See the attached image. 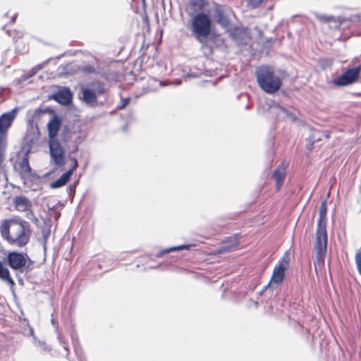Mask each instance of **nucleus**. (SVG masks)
Masks as SVG:
<instances>
[{"label": "nucleus", "instance_id": "f257e3e1", "mask_svg": "<svg viewBox=\"0 0 361 361\" xmlns=\"http://www.w3.org/2000/svg\"><path fill=\"white\" fill-rule=\"evenodd\" d=\"M2 238L10 245L23 247L26 245L31 236L30 224L20 219L4 220L0 226Z\"/></svg>", "mask_w": 361, "mask_h": 361}, {"label": "nucleus", "instance_id": "f03ea898", "mask_svg": "<svg viewBox=\"0 0 361 361\" xmlns=\"http://www.w3.org/2000/svg\"><path fill=\"white\" fill-rule=\"evenodd\" d=\"M256 76L259 86L267 93H275L281 86V78L271 67H259L256 71Z\"/></svg>", "mask_w": 361, "mask_h": 361}, {"label": "nucleus", "instance_id": "7ed1b4c3", "mask_svg": "<svg viewBox=\"0 0 361 361\" xmlns=\"http://www.w3.org/2000/svg\"><path fill=\"white\" fill-rule=\"evenodd\" d=\"M191 17V32L200 43H204L212 30V21L210 16L204 13H198Z\"/></svg>", "mask_w": 361, "mask_h": 361}, {"label": "nucleus", "instance_id": "20e7f679", "mask_svg": "<svg viewBox=\"0 0 361 361\" xmlns=\"http://www.w3.org/2000/svg\"><path fill=\"white\" fill-rule=\"evenodd\" d=\"M327 235H316L314 242L315 259L314 262L315 271L321 270L324 264L326 253Z\"/></svg>", "mask_w": 361, "mask_h": 361}, {"label": "nucleus", "instance_id": "39448f33", "mask_svg": "<svg viewBox=\"0 0 361 361\" xmlns=\"http://www.w3.org/2000/svg\"><path fill=\"white\" fill-rule=\"evenodd\" d=\"M51 161L57 166H63L66 164L65 150L58 140L49 141Z\"/></svg>", "mask_w": 361, "mask_h": 361}, {"label": "nucleus", "instance_id": "423d86ee", "mask_svg": "<svg viewBox=\"0 0 361 361\" xmlns=\"http://www.w3.org/2000/svg\"><path fill=\"white\" fill-rule=\"evenodd\" d=\"M19 109L14 108L0 116V140L7 142V133L16 119Z\"/></svg>", "mask_w": 361, "mask_h": 361}, {"label": "nucleus", "instance_id": "0eeeda50", "mask_svg": "<svg viewBox=\"0 0 361 361\" xmlns=\"http://www.w3.org/2000/svg\"><path fill=\"white\" fill-rule=\"evenodd\" d=\"M288 260L283 257L279 263L275 266L271 280L269 284L264 287L267 289L268 287H273L274 285L278 286L281 283L284 279L285 271L288 266Z\"/></svg>", "mask_w": 361, "mask_h": 361}, {"label": "nucleus", "instance_id": "6e6552de", "mask_svg": "<svg viewBox=\"0 0 361 361\" xmlns=\"http://www.w3.org/2000/svg\"><path fill=\"white\" fill-rule=\"evenodd\" d=\"M8 266L13 270L23 271L26 267L28 256L26 253L9 252L6 257Z\"/></svg>", "mask_w": 361, "mask_h": 361}, {"label": "nucleus", "instance_id": "1a4fd4ad", "mask_svg": "<svg viewBox=\"0 0 361 361\" xmlns=\"http://www.w3.org/2000/svg\"><path fill=\"white\" fill-rule=\"evenodd\" d=\"M213 11V16L216 23L223 28H228L231 24L229 19L230 11L225 6L214 3Z\"/></svg>", "mask_w": 361, "mask_h": 361}, {"label": "nucleus", "instance_id": "9d476101", "mask_svg": "<svg viewBox=\"0 0 361 361\" xmlns=\"http://www.w3.org/2000/svg\"><path fill=\"white\" fill-rule=\"evenodd\" d=\"M360 71L361 63L356 67L348 69L334 80L335 85L345 86L353 83L357 79Z\"/></svg>", "mask_w": 361, "mask_h": 361}, {"label": "nucleus", "instance_id": "9b49d317", "mask_svg": "<svg viewBox=\"0 0 361 361\" xmlns=\"http://www.w3.org/2000/svg\"><path fill=\"white\" fill-rule=\"evenodd\" d=\"M326 213L327 207L325 202H323L319 207V219L316 235H327L326 233Z\"/></svg>", "mask_w": 361, "mask_h": 361}, {"label": "nucleus", "instance_id": "f8f14e48", "mask_svg": "<svg viewBox=\"0 0 361 361\" xmlns=\"http://www.w3.org/2000/svg\"><path fill=\"white\" fill-rule=\"evenodd\" d=\"M73 166L72 167L65 172L62 176L58 178L56 180L51 183L50 187L51 188H58L65 185L67 182L69 180L71 176H72L73 171L77 169L78 166V161L75 158H72Z\"/></svg>", "mask_w": 361, "mask_h": 361}, {"label": "nucleus", "instance_id": "ddd939ff", "mask_svg": "<svg viewBox=\"0 0 361 361\" xmlns=\"http://www.w3.org/2000/svg\"><path fill=\"white\" fill-rule=\"evenodd\" d=\"M271 111L276 114L279 119L290 120L292 121L296 120V116L278 104L271 107Z\"/></svg>", "mask_w": 361, "mask_h": 361}, {"label": "nucleus", "instance_id": "4468645a", "mask_svg": "<svg viewBox=\"0 0 361 361\" xmlns=\"http://www.w3.org/2000/svg\"><path fill=\"white\" fill-rule=\"evenodd\" d=\"M72 93L68 88H63L59 90L53 95V98L57 102L63 105H67L71 103L72 100Z\"/></svg>", "mask_w": 361, "mask_h": 361}, {"label": "nucleus", "instance_id": "2eb2a0df", "mask_svg": "<svg viewBox=\"0 0 361 361\" xmlns=\"http://www.w3.org/2000/svg\"><path fill=\"white\" fill-rule=\"evenodd\" d=\"M61 126V120L58 116H54L47 123V129L49 133V140H57L56 138L58 132Z\"/></svg>", "mask_w": 361, "mask_h": 361}, {"label": "nucleus", "instance_id": "dca6fc26", "mask_svg": "<svg viewBox=\"0 0 361 361\" xmlns=\"http://www.w3.org/2000/svg\"><path fill=\"white\" fill-rule=\"evenodd\" d=\"M208 0H189L187 12L189 16L202 13V10L207 4Z\"/></svg>", "mask_w": 361, "mask_h": 361}, {"label": "nucleus", "instance_id": "f3484780", "mask_svg": "<svg viewBox=\"0 0 361 361\" xmlns=\"http://www.w3.org/2000/svg\"><path fill=\"white\" fill-rule=\"evenodd\" d=\"M286 169L283 165L279 166L272 173V178L276 182V188L279 190L283 183V181L286 177Z\"/></svg>", "mask_w": 361, "mask_h": 361}, {"label": "nucleus", "instance_id": "a211bd4d", "mask_svg": "<svg viewBox=\"0 0 361 361\" xmlns=\"http://www.w3.org/2000/svg\"><path fill=\"white\" fill-rule=\"evenodd\" d=\"M27 154L28 152L25 154L24 157L22 158L18 164L20 176L23 179L30 178L32 172L31 167L29 164Z\"/></svg>", "mask_w": 361, "mask_h": 361}, {"label": "nucleus", "instance_id": "6ab92c4d", "mask_svg": "<svg viewBox=\"0 0 361 361\" xmlns=\"http://www.w3.org/2000/svg\"><path fill=\"white\" fill-rule=\"evenodd\" d=\"M13 204L18 212H27L32 207L31 201L25 196H17L14 198Z\"/></svg>", "mask_w": 361, "mask_h": 361}, {"label": "nucleus", "instance_id": "aec40b11", "mask_svg": "<svg viewBox=\"0 0 361 361\" xmlns=\"http://www.w3.org/2000/svg\"><path fill=\"white\" fill-rule=\"evenodd\" d=\"M82 100L87 104L92 105L97 103V96L91 88H84L82 90Z\"/></svg>", "mask_w": 361, "mask_h": 361}, {"label": "nucleus", "instance_id": "412c9836", "mask_svg": "<svg viewBox=\"0 0 361 361\" xmlns=\"http://www.w3.org/2000/svg\"><path fill=\"white\" fill-rule=\"evenodd\" d=\"M0 279L6 282L10 286L14 285V281L10 276L8 269L4 266L2 262L0 261Z\"/></svg>", "mask_w": 361, "mask_h": 361}, {"label": "nucleus", "instance_id": "4be33fe9", "mask_svg": "<svg viewBox=\"0 0 361 361\" xmlns=\"http://www.w3.org/2000/svg\"><path fill=\"white\" fill-rule=\"evenodd\" d=\"M192 246V245L188 244V245H178V246L171 247L168 249H165L163 251L158 252L156 256L157 257H161L164 254L169 253L170 252L183 250H188Z\"/></svg>", "mask_w": 361, "mask_h": 361}, {"label": "nucleus", "instance_id": "5701e85b", "mask_svg": "<svg viewBox=\"0 0 361 361\" xmlns=\"http://www.w3.org/2000/svg\"><path fill=\"white\" fill-rule=\"evenodd\" d=\"M91 90L96 93L97 97L104 94L105 92L104 84L100 82H92L91 84Z\"/></svg>", "mask_w": 361, "mask_h": 361}, {"label": "nucleus", "instance_id": "b1692460", "mask_svg": "<svg viewBox=\"0 0 361 361\" xmlns=\"http://www.w3.org/2000/svg\"><path fill=\"white\" fill-rule=\"evenodd\" d=\"M355 259L357 271L361 275V251L356 253Z\"/></svg>", "mask_w": 361, "mask_h": 361}, {"label": "nucleus", "instance_id": "393cba45", "mask_svg": "<svg viewBox=\"0 0 361 361\" xmlns=\"http://www.w3.org/2000/svg\"><path fill=\"white\" fill-rule=\"evenodd\" d=\"M263 0H250L248 1V7L250 8H256L262 3Z\"/></svg>", "mask_w": 361, "mask_h": 361}, {"label": "nucleus", "instance_id": "a878e982", "mask_svg": "<svg viewBox=\"0 0 361 361\" xmlns=\"http://www.w3.org/2000/svg\"><path fill=\"white\" fill-rule=\"evenodd\" d=\"M130 98H125L121 100L120 104L118 106V109H123L130 102Z\"/></svg>", "mask_w": 361, "mask_h": 361}, {"label": "nucleus", "instance_id": "bb28decb", "mask_svg": "<svg viewBox=\"0 0 361 361\" xmlns=\"http://www.w3.org/2000/svg\"><path fill=\"white\" fill-rule=\"evenodd\" d=\"M35 345L43 348L44 351L50 350V348L48 346L45 345L44 343H43L42 341H38L35 343Z\"/></svg>", "mask_w": 361, "mask_h": 361}, {"label": "nucleus", "instance_id": "cd10ccee", "mask_svg": "<svg viewBox=\"0 0 361 361\" xmlns=\"http://www.w3.org/2000/svg\"><path fill=\"white\" fill-rule=\"evenodd\" d=\"M149 83L153 85H157V86H159V87H161V86L164 85V82L162 81H157L155 79L150 80Z\"/></svg>", "mask_w": 361, "mask_h": 361}, {"label": "nucleus", "instance_id": "c85d7f7f", "mask_svg": "<svg viewBox=\"0 0 361 361\" xmlns=\"http://www.w3.org/2000/svg\"><path fill=\"white\" fill-rule=\"evenodd\" d=\"M319 18L324 21H329L331 20L333 17L332 16H319Z\"/></svg>", "mask_w": 361, "mask_h": 361}, {"label": "nucleus", "instance_id": "c756f323", "mask_svg": "<svg viewBox=\"0 0 361 361\" xmlns=\"http://www.w3.org/2000/svg\"><path fill=\"white\" fill-rule=\"evenodd\" d=\"M92 70H93V68H88L84 69V71L86 72V73H90V72L92 71Z\"/></svg>", "mask_w": 361, "mask_h": 361}, {"label": "nucleus", "instance_id": "7c9ffc66", "mask_svg": "<svg viewBox=\"0 0 361 361\" xmlns=\"http://www.w3.org/2000/svg\"><path fill=\"white\" fill-rule=\"evenodd\" d=\"M186 76L187 77H191V76L195 77V75L194 74H187Z\"/></svg>", "mask_w": 361, "mask_h": 361}, {"label": "nucleus", "instance_id": "2f4dec72", "mask_svg": "<svg viewBox=\"0 0 361 361\" xmlns=\"http://www.w3.org/2000/svg\"><path fill=\"white\" fill-rule=\"evenodd\" d=\"M11 20H12V22H15V20H16V16L13 17Z\"/></svg>", "mask_w": 361, "mask_h": 361}, {"label": "nucleus", "instance_id": "473e14b6", "mask_svg": "<svg viewBox=\"0 0 361 361\" xmlns=\"http://www.w3.org/2000/svg\"><path fill=\"white\" fill-rule=\"evenodd\" d=\"M231 36H232L233 37H234V34H233V33H231Z\"/></svg>", "mask_w": 361, "mask_h": 361}, {"label": "nucleus", "instance_id": "72a5a7b5", "mask_svg": "<svg viewBox=\"0 0 361 361\" xmlns=\"http://www.w3.org/2000/svg\"><path fill=\"white\" fill-rule=\"evenodd\" d=\"M180 83H181V82H180V81H179V82H177V84H178V85H179V84H180Z\"/></svg>", "mask_w": 361, "mask_h": 361}]
</instances>
